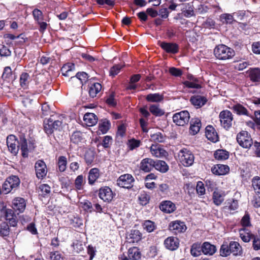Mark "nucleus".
I'll list each match as a JSON object with an SVG mask.
<instances>
[{"instance_id": "obj_30", "label": "nucleus", "mask_w": 260, "mask_h": 260, "mask_svg": "<svg viewBox=\"0 0 260 260\" xmlns=\"http://www.w3.org/2000/svg\"><path fill=\"white\" fill-rule=\"evenodd\" d=\"M150 152L153 156L157 157L165 156L166 153V151L165 150L154 145H152L150 147Z\"/></svg>"}, {"instance_id": "obj_44", "label": "nucleus", "mask_w": 260, "mask_h": 260, "mask_svg": "<svg viewBox=\"0 0 260 260\" xmlns=\"http://www.w3.org/2000/svg\"><path fill=\"white\" fill-rule=\"evenodd\" d=\"M29 76L27 73H23L21 75L20 78V84L21 87H26L29 82Z\"/></svg>"}, {"instance_id": "obj_17", "label": "nucleus", "mask_w": 260, "mask_h": 260, "mask_svg": "<svg viewBox=\"0 0 260 260\" xmlns=\"http://www.w3.org/2000/svg\"><path fill=\"white\" fill-rule=\"evenodd\" d=\"M12 208L15 210H18L20 212H22L26 207L25 200L21 198H16L12 202Z\"/></svg>"}, {"instance_id": "obj_23", "label": "nucleus", "mask_w": 260, "mask_h": 260, "mask_svg": "<svg viewBox=\"0 0 260 260\" xmlns=\"http://www.w3.org/2000/svg\"><path fill=\"white\" fill-rule=\"evenodd\" d=\"M230 248L231 253H233L234 255L238 256L241 255L242 254V247L240 244L235 241H232L230 243Z\"/></svg>"}, {"instance_id": "obj_59", "label": "nucleus", "mask_w": 260, "mask_h": 260, "mask_svg": "<svg viewBox=\"0 0 260 260\" xmlns=\"http://www.w3.org/2000/svg\"><path fill=\"white\" fill-rule=\"evenodd\" d=\"M243 226H248L250 225V216L248 213H246L241 220Z\"/></svg>"}, {"instance_id": "obj_2", "label": "nucleus", "mask_w": 260, "mask_h": 260, "mask_svg": "<svg viewBox=\"0 0 260 260\" xmlns=\"http://www.w3.org/2000/svg\"><path fill=\"white\" fill-rule=\"evenodd\" d=\"M178 156L180 162L184 166H190L194 162V157L193 154L190 150L186 148L180 150Z\"/></svg>"}, {"instance_id": "obj_29", "label": "nucleus", "mask_w": 260, "mask_h": 260, "mask_svg": "<svg viewBox=\"0 0 260 260\" xmlns=\"http://www.w3.org/2000/svg\"><path fill=\"white\" fill-rule=\"evenodd\" d=\"M128 256L132 260H139L141 258V253L137 247H133L129 249Z\"/></svg>"}, {"instance_id": "obj_33", "label": "nucleus", "mask_w": 260, "mask_h": 260, "mask_svg": "<svg viewBox=\"0 0 260 260\" xmlns=\"http://www.w3.org/2000/svg\"><path fill=\"white\" fill-rule=\"evenodd\" d=\"M224 194L219 190H215L213 193V200L214 203L219 206L224 201Z\"/></svg>"}, {"instance_id": "obj_1", "label": "nucleus", "mask_w": 260, "mask_h": 260, "mask_svg": "<svg viewBox=\"0 0 260 260\" xmlns=\"http://www.w3.org/2000/svg\"><path fill=\"white\" fill-rule=\"evenodd\" d=\"M214 53L218 59L221 60L229 59L235 55L234 50L224 45L217 46L214 49Z\"/></svg>"}, {"instance_id": "obj_52", "label": "nucleus", "mask_w": 260, "mask_h": 260, "mask_svg": "<svg viewBox=\"0 0 260 260\" xmlns=\"http://www.w3.org/2000/svg\"><path fill=\"white\" fill-rule=\"evenodd\" d=\"M9 234V225L4 222L1 225L0 235L3 237L7 236Z\"/></svg>"}, {"instance_id": "obj_62", "label": "nucleus", "mask_w": 260, "mask_h": 260, "mask_svg": "<svg viewBox=\"0 0 260 260\" xmlns=\"http://www.w3.org/2000/svg\"><path fill=\"white\" fill-rule=\"evenodd\" d=\"M13 188H11V186L10 185V184L6 180L3 184L2 186V191L3 193L5 194H7L11 192L13 190Z\"/></svg>"}, {"instance_id": "obj_27", "label": "nucleus", "mask_w": 260, "mask_h": 260, "mask_svg": "<svg viewBox=\"0 0 260 260\" xmlns=\"http://www.w3.org/2000/svg\"><path fill=\"white\" fill-rule=\"evenodd\" d=\"M127 238L129 240V242H138L142 238V234L139 230H132Z\"/></svg>"}, {"instance_id": "obj_4", "label": "nucleus", "mask_w": 260, "mask_h": 260, "mask_svg": "<svg viewBox=\"0 0 260 260\" xmlns=\"http://www.w3.org/2000/svg\"><path fill=\"white\" fill-rule=\"evenodd\" d=\"M237 141L241 146L245 148H249L253 143L250 136L246 131H242L238 134Z\"/></svg>"}, {"instance_id": "obj_51", "label": "nucleus", "mask_w": 260, "mask_h": 260, "mask_svg": "<svg viewBox=\"0 0 260 260\" xmlns=\"http://www.w3.org/2000/svg\"><path fill=\"white\" fill-rule=\"evenodd\" d=\"M151 140L155 142H163L165 138L160 133H156L151 135Z\"/></svg>"}, {"instance_id": "obj_32", "label": "nucleus", "mask_w": 260, "mask_h": 260, "mask_svg": "<svg viewBox=\"0 0 260 260\" xmlns=\"http://www.w3.org/2000/svg\"><path fill=\"white\" fill-rule=\"evenodd\" d=\"M99 170L97 168L91 169L88 173V182L90 184H93L99 177Z\"/></svg>"}, {"instance_id": "obj_56", "label": "nucleus", "mask_w": 260, "mask_h": 260, "mask_svg": "<svg viewBox=\"0 0 260 260\" xmlns=\"http://www.w3.org/2000/svg\"><path fill=\"white\" fill-rule=\"evenodd\" d=\"M75 76L81 81L82 84L85 82L88 78L87 74L85 72L77 73Z\"/></svg>"}, {"instance_id": "obj_46", "label": "nucleus", "mask_w": 260, "mask_h": 260, "mask_svg": "<svg viewBox=\"0 0 260 260\" xmlns=\"http://www.w3.org/2000/svg\"><path fill=\"white\" fill-rule=\"evenodd\" d=\"M94 152L92 150L87 151L85 154V160L87 165H90L94 159Z\"/></svg>"}, {"instance_id": "obj_12", "label": "nucleus", "mask_w": 260, "mask_h": 260, "mask_svg": "<svg viewBox=\"0 0 260 260\" xmlns=\"http://www.w3.org/2000/svg\"><path fill=\"white\" fill-rule=\"evenodd\" d=\"M154 166V160L150 158L143 159L140 164V169L144 172H149Z\"/></svg>"}, {"instance_id": "obj_45", "label": "nucleus", "mask_w": 260, "mask_h": 260, "mask_svg": "<svg viewBox=\"0 0 260 260\" xmlns=\"http://www.w3.org/2000/svg\"><path fill=\"white\" fill-rule=\"evenodd\" d=\"M32 15L34 19L37 23L44 20V16L42 12L38 9H35L33 10Z\"/></svg>"}, {"instance_id": "obj_26", "label": "nucleus", "mask_w": 260, "mask_h": 260, "mask_svg": "<svg viewBox=\"0 0 260 260\" xmlns=\"http://www.w3.org/2000/svg\"><path fill=\"white\" fill-rule=\"evenodd\" d=\"M20 149L22 152V155L23 157H27L28 156V149L27 148V143L26 139L23 136H20V141L19 142Z\"/></svg>"}, {"instance_id": "obj_36", "label": "nucleus", "mask_w": 260, "mask_h": 260, "mask_svg": "<svg viewBox=\"0 0 260 260\" xmlns=\"http://www.w3.org/2000/svg\"><path fill=\"white\" fill-rule=\"evenodd\" d=\"M6 180L14 190H15L18 187L20 182L19 178L16 176H10Z\"/></svg>"}, {"instance_id": "obj_35", "label": "nucleus", "mask_w": 260, "mask_h": 260, "mask_svg": "<svg viewBox=\"0 0 260 260\" xmlns=\"http://www.w3.org/2000/svg\"><path fill=\"white\" fill-rule=\"evenodd\" d=\"M102 85L99 83H95L92 84L89 87V94L90 97L93 98L101 91Z\"/></svg>"}, {"instance_id": "obj_13", "label": "nucleus", "mask_w": 260, "mask_h": 260, "mask_svg": "<svg viewBox=\"0 0 260 260\" xmlns=\"http://www.w3.org/2000/svg\"><path fill=\"white\" fill-rule=\"evenodd\" d=\"M159 46L166 52L169 53L175 54L178 52L179 50L178 45L174 43L161 42L159 43Z\"/></svg>"}, {"instance_id": "obj_3", "label": "nucleus", "mask_w": 260, "mask_h": 260, "mask_svg": "<svg viewBox=\"0 0 260 260\" xmlns=\"http://www.w3.org/2000/svg\"><path fill=\"white\" fill-rule=\"evenodd\" d=\"M47 122L44 121V130L48 135L52 134L54 131L60 130L61 128L62 122L59 120L50 118Z\"/></svg>"}, {"instance_id": "obj_58", "label": "nucleus", "mask_w": 260, "mask_h": 260, "mask_svg": "<svg viewBox=\"0 0 260 260\" xmlns=\"http://www.w3.org/2000/svg\"><path fill=\"white\" fill-rule=\"evenodd\" d=\"M81 204L82 205V208L85 211H86L87 212H92V211L93 210V208L92 206V204L90 202L86 201L84 202H81Z\"/></svg>"}, {"instance_id": "obj_41", "label": "nucleus", "mask_w": 260, "mask_h": 260, "mask_svg": "<svg viewBox=\"0 0 260 260\" xmlns=\"http://www.w3.org/2000/svg\"><path fill=\"white\" fill-rule=\"evenodd\" d=\"M252 185L255 193L260 198V177H254L252 180Z\"/></svg>"}, {"instance_id": "obj_24", "label": "nucleus", "mask_w": 260, "mask_h": 260, "mask_svg": "<svg viewBox=\"0 0 260 260\" xmlns=\"http://www.w3.org/2000/svg\"><path fill=\"white\" fill-rule=\"evenodd\" d=\"M249 76L253 82L260 81V69L258 68H250L248 71Z\"/></svg>"}, {"instance_id": "obj_34", "label": "nucleus", "mask_w": 260, "mask_h": 260, "mask_svg": "<svg viewBox=\"0 0 260 260\" xmlns=\"http://www.w3.org/2000/svg\"><path fill=\"white\" fill-rule=\"evenodd\" d=\"M150 112L155 116H161L165 114V111L161 109L159 105L153 104L149 107Z\"/></svg>"}, {"instance_id": "obj_16", "label": "nucleus", "mask_w": 260, "mask_h": 260, "mask_svg": "<svg viewBox=\"0 0 260 260\" xmlns=\"http://www.w3.org/2000/svg\"><path fill=\"white\" fill-rule=\"evenodd\" d=\"M164 244L167 249L175 250L178 248L179 242L178 239L176 237H170L165 240Z\"/></svg>"}, {"instance_id": "obj_60", "label": "nucleus", "mask_w": 260, "mask_h": 260, "mask_svg": "<svg viewBox=\"0 0 260 260\" xmlns=\"http://www.w3.org/2000/svg\"><path fill=\"white\" fill-rule=\"evenodd\" d=\"M50 258L51 260H63V257L58 251L50 252Z\"/></svg>"}, {"instance_id": "obj_63", "label": "nucleus", "mask_w": 260, "mask_h": 260, "mask_svg": "<svg viewBox=\"0 0 260 260\" xmlns=\"http://www.w3.org/2000/svg\"><path fill=\"white\" fill-rule=\"evenodd\" d=\"M169 73L172 75L176 77L180 76L182 74L181 70L174 67H172L169 69Z\"/></svg>"}, {"instance_id": "obj_8", "label": "nucleus", "mask_w": 260, "mask_h": 260, "mask_svg": "<svg viewBox=\"0 0 260 260\" xmlns=\"http://www.w3.org/2000/svg\"><path fill=\"white\" fill-rule=\"evenodd\" d=\"M19 142L17 141L14 135H10L7 139V144L9 150L13 154H17L19 150Z\"/></svg>"}, {"instance_id": "obj_25", "label": "nucleus", "mask_w": 260, "mask_h": 260, "mask_svg": "<svg viewBox=\"0 0 260 260\" xmlns=\"http://www.w3.org/2000/svg\"><path fill=\"white\" fill-rule=\"evenodd\" d=\"M190 133L192 135L197 134L200 131L201 126L200 120L198 118L192 119L190 121Z\"/></svg>"}, {"instance_id": "obj_6", "label": "nucleus", "mask_w": 260, "mask_h": 260, "mask_svg": "<svg viewBox=\"0 0 260 260\" xmlns=\"http://www.w3.org/2000/svg\"><path fill=\"white\" fill-rule=\"evenodd\" d=\"M189 118V113L187 111H182L175 113L173 116V122L179 126H184L187 124Z\"/></svg>"}, {"instance_id": "obj_18", "label": "nucleus", "mask_w": 260, "mask_h": 260, "mask_svg": "<svg viewBox=\"0 0 260 260\" xmlns=\"http://www.w3.org/2000/svg\"><path fill=\"white\" fill-rule=\"evenodd\" d=\"M75 70V64L73 63L69 62L63 66L61 69L62 74L66 77H71V78H74L73 71Z\"/></svg>"}, {"instance_id": "obj_43", "label": "nucleus", "mask_w": 260, "mask_h": 260, "mask_svg": "<svg viewBox=\"0 0 260 260\" xmlns=\"http://www.w3.org/2000/svg\"><path fill=\"white\" fill-rule=\"evenodd\" d=\"M67 161L65 156H61L58 158V169L60 172H63L66 169Z\"/></svg>"}, {"instance_id": "obj_55", "label": "nucleus", "mask_w": 260, "mask_h": 260, "mask_svg": "<svg viewBox=\"0 0 260 260\" xmlns=\"http://www.w3.org/2000/svg\"><path fill=\"white\" fill-rule=\"evenodd\" d=\"M223 23H231L233 21V17L230 14H223L220 16Z\"/></svg>"}, {"instance_id": "obj_48", "label": "nucleus", "mask_w": 260, "mask_h": 260, "mask_svg": "<svg viewBox=\"0 0 260 260\" xmlns=\"http://www.w3.org/2000/svg\"><path fill=\"white\" fill-rule=\"evenodd\" d=\"M71 140L74 143L78 144L82 140V134L80 132H75L71 136Z\"/></svg>"}, {"instance_id": "obj_7", "label": "nucleus", "mask_w": 260, "mask_h": 260, "mask_svg": "<svg viewBox=\"0 0 260 260\" xmlns=\"http://www.w3.org/2000/svg\"><path fill=\"white\" fill-rule=\"evenodd\" d=\"M135 179L128 174L121 175L117 180V184L123 188H131L133 186Z\"/></svg>"}, {"instance_id": "obj_42", "label": "nucleus", "mask_w": 260, "mask_h": 260, "mask_svg": "<svg viewBox=\"0 0 260 260\" xmlns=\"http://www.w3.org/2000/svg\"><path fill=\"white\" fill-rule=\"evenodd\" d=\"M2 77L8 82L10 81V80L12 79V70L10 67H7L4 69Z\"/></svg>"}, {"instance_id": "obj_28", "label": "nucleus", "mask_w": 260, "mask_h": 260, "mask_svg": "<svg viewBox=\"0 0 260 260\" xmlns=\"http://www.w3.org/2000/svg\"><path fill=\"white\" fill-rule=\"evenodd\" d=\"M231 109L238 115L248 116L249 113L247 109L240 104H236Z\"/></svg>"}, {"instance_id": "obj_31", "label": "nucleus", "mask_w": 260, "mask_h": 260, "mask_svg": "<svg viewBox=\"0 0 260 260\" xmlns=\"http://www.w3.org/2000/svg\"><path fill=\"white\" fill-rule=\"evenodd\" d=\"M154 168L160 172L165 173L168 171L169 167L165 161L158 160L156 161L154 160Z\"/></svg>"}, {"instance_id": "obj_22", "label": "nucleus", "mask_w": 260, "mask_h": 260, "mask_svg": "<svg viewBox=\"0 0 260 260\" xmlns=\"http://www.w3.org/2000/svg\"><path fill=\"white\" fill-rule=\"evenodd\" d=\"M202 252L205 255H213L216 251V247L210 243L206 242L202 244Z\"/></svg>"}, {"instance_id": "obj_49", "label": "nucleus", "mask_w": 260, "mask_h": 260, "mask_svg": "<svg viewBox=\"0 0 260 260\" xmlns=\"http://www.w3.org/2000/svg\"><path fill=\"white\" fill-rule=\"evenodd\" d=\"M143 228L148 232L150 233L155 229V224L150 220H146L143 223Z\"/></svg>"}, {"instance_id": "obj_19", "label": "nucleus", "mask_w": 260, "mask_h": 260, "mask_svg": "<svg viewBox=\"0 0 260 260\" xmlns=\"http://www.w3.org/2000/svg\"><path fill=\"white\" fill-rule=\"evenodd\" d=\"M230 170L227 165L218 164L211 169L212 172L217 175H224L227 174Z\"/></svg>"}, {"instance_id": "obj_54", "label": "nucleus", "mask_w": 260, "mask_h": 260, "mask_svg": "<svg viewBox=\"0 0 260 260\" xmlns=\"http://www.w3.org/2000/svg\"><path fill=\"white\" fill-rule=\"evenodd\" d=\"M123 67V66L121 64H115L110 69V75L112 76H116Z\"/></svg>"}, {"instance_id": "obj_39", "label": "nucleus", "mask_w": 260, "mask_h": 260, "mask_svg": "<svg viewBox=\"0 0 260 260\" xmlns=\"http://www.w3.org/2000/svg\"><path fill=\"white\" fill-rule=\"evenodd\" d=\"M229 152L224 150H217L214 153V157L218 160H225L229 158Z\"/></svg>"}, {"instance_id": "obj_10", "label": "nucleus", "mask_w": 260, "mask_h": 260, "mask_svg": "<svg viewBox=\"0 0 260 260\" xmlns=\"http://www.w3.org/2000/svg\"><path fill=\"white\" fill-rule=\"evenodd\" d=\"M99 196L104 202H110L113 199V194L111 188L105 186L100 189Z\"/></svg>"}, {"instance_id": "obj_20", "label": "nucleus", "mask_w": 260, "mask_h": 260, "mask_svg": "<svg viewBox=\"0 0 260 260\" xmlns=\"http://www.w3.org/2000/svg\"><path fill=\"white\" fill-rule=\"evenodd\" d=\"M190 101L193 106L198 108L204 106L206 103L207 100L205 96L197 95L192 96L190 98Z\"/></svg>"}, {"instance_id": "obj_38", "label": "nucleus", "mask_w": 260, "mask_h": 260, "mask_svg": "<svg viewBox=\"0 0 260 260\" xmlns=\"http://www.w3.org/2000/svg\"><path fill=\"white\" fill-rule=\"evenodd\" d=\"M202 245L200 243H196L192 244L190 249L191 255L194 257L198 256L201 254L202 252Z\"/></svg>"}, {"instance_id": "obj_50", "label": "nucleus", "mask_w": 260, "mask_h": 260, "mask_svg": "<svg viewBox=\"0 0 260 260\" xmlns=\"http://www.w3.org/2000/svg\"><path fill=\"white\" fill-rule=\"evenodd\" d=\"M110 126V123L109 121H104L99 124V130L103 134H105L109 130Z\"/></svg>"}, {"instance_id": "obj_47", "label": "nucleus", "mask_w": 260, "mask_h": 260, "mask_svg": "<svg viewBox=\"0 0 260 260\" xmlns=\"http://www.w3.org/2000/svg\"><path fill=\"white\" fill-rule=\"evenodd\" d=\"M220 255L222 256H227L231 253L230 245L227 243H223L220 249Z\"/></svg>"}, {"instance_id": "obj_53", "label": "nucleus", "mask_w": 260, "mask_h": 260, "mask_svg": "<svg viewBox=\"0 0 260 260\" xmlns=\"http://www.w3.org/2000/svg\"><path fill=\"white\" fill-rule=\"evenodd\" d=\"M240 236L242 240L245 242H248L250 240V236L248 233H246L244 229L239 230Z\"/></svg>"}, {"instance_id": "obj_14", "label": "nucleus", "mask_w": 260, "mask_h": 260, "mask_svg": "<svg viewBox=\"0 0 260 260\" xmlns=\"http://www.w3.org/2000/svg\"><path fill=\"white\" fill-rule=\"evenodd\" d=\"M206 138L214 143L218 141V136L215 128L211 125H208L206 128Z\"/></svg>"}, {"instance_id": "obj_15", "label": "nucleus", "mask_w": 260, "mask_h": 260, "mask_svg": "<svg viewBox=\"0 0 260 260\" xmlns=\"http://www.w3.org/2000/svg\"><path fill=\"white\" fill-rule=\"evenodd\" d=\"M160 209L164 212L170 213L176 209L175 205L170 201H164L159 205Z\"/></svg>"}, {"instance_id": "obj_11", "label": "nucleus", "mask_w": 260, "mask_h": 260, "mask_svg": "<svg viewBox=\"0 0 260 260\" xmlns=\"http://www.w3.org/2000/svg\"><path fill=\"white\" fill-rule=\"evenodd\" d=\"M169 230L175 234H177L185 232L186 226L184 222L175 221L170 223Z\"/></svg>"}, {"instance_id": "obj_57", "label": "nucleus", "mask_w": 260, "mask_h": 260, "mask_svg": "<svg viewBox=\"0 0 260 260\" xmlns=\"http://www.w3.org/2000/svg\"><path fill=\"white\" fill-rule=\"evenodd\" d=\"M139 199L141 205H146L149 202V197L145 193H141L139 197Z\"/></svg>"}, {"instance_id": "obj_5", "label": "nucleus", "mask_w": 260, "mask_h": 260, "mask_svg": "<svg viewBox=\"0 0 260 260\" xmlns=\"http://www.w3.org/2000/svg\"><path fill=\"white\" fill-rule=\"evenodd\" d=\"M221 125L226 129H228L232 126L233 120V115L229 110L222 111L219 115Z\"/></svg>"}, {"instance_id": "obj_61", "label": "nucleus", "mask_w": 260, "mask_h": 260, "mask_svg": "<svg viewBox=\"0 0 260 260\" xmlns=\"http://www.w3.org/2000/svg\"><path fill=\"white\" fill-rule=\"evenodd\" d=\"M196 190L200 196H202L205 193V189L204 186V184L202 182H198L197 183Z\"/></svg>"}, {"instance_id": "obj_9", "label": "nucleus", "mask_w": 260, "mask_h": 260, "mask_svg": "<svg viewBox=\"0 0 260 260\" xmlns=\"http://www.w3.org/2000/svg\"><path fill=\"white\" fill-rule=\"evenodd\" d=\"M35 167L36 176L38 179H43L46 176L47 173V170L46 165L43 160H38L35 164Z\"/></svg>"}, {"instance_id": "obj_40", "label": "nucleus", "mask_w": 260, "mask_h": 260, "mask_svg": "<svg viewBox=\"0 0 260 260\" xmlns=\"http://www.w3.org/2000/svg\"><path fill=\"white\" fill-rule=\"evenodd\" d=\"M163 95L159 93H150L146 96V99L150 102H159L163 100Z\"/></svg>"}, {"instance_id": "obj_21", "label": "nucleus", "mask_w": 260, "mask_h": 260, "mask_svg": "<svg viewBox=\"0 0 260 260\" xmlns=\"http://www.w3.org/2000/svg\"><path fill=\"white\" fill-rule=\"evenodd\" d=\"M86 124L89 126L95 125L98 122V117L94 113H86L83 117Z\"/></svg>"}, {"instance_id": "obj_37", "label": "nucleus", "mask_w": 260, "mask_h": 260, "mask_svg": "<svg viewBox=\"0 0 260 260\" xmlns=\"http://www.w3.org/2000/svg\"><path fill=\"white\" fill-rule=\"evenodd\" d=\"M182 5L185 6L183 7L184 10L182 11V14L185 17H190L194 15L193 6L191 4H182Z\"/></svg>"}, {"instance_id": "obj_64", "label": "nucleus", "mask_w": 260, "mask_h": 260, "mask_svg": "<svg viewBox=\"0 0 260 260\" xmlns=\"http://www.w3.org/2000/svg\"><path fill=\"white\" fill-rule=\"evenodd\" d=\"M39 189L44 195L48 194L50 192V187L47 184H43L39 186Z\"/></svg>"}]
</instances>
